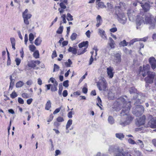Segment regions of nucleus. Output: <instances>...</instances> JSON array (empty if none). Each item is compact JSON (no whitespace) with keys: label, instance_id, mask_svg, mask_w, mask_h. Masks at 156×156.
<instances>
[{"label":"nucleus","instance_id":"f257e3e1","mask_svg":"<svg viewBox=\"0 0 156 156\" xmlns=\"http://www.w3.org/2000/svg\"><path fill=\"white\" fill-rule=\"evenodd\" d=\"M150 66L149 64L143 66V68L140 66L139 68L140 74H142L143 77L147 75V76L145 78V81L146 83H151L153 82L155 74L154 73L149 71Z\"/></svg>","mask_w":156,"mask_h":156},{"label":"nucleus","instance_id":"f03ea898","mask_svg":"<svg viewBox=\"0 0 156 156\" xmlns=\"http://www.w3.org/2000/svg\"><path fill=\"white\" fill-rule=\"evenodd\" d=\"M144 17H142L140 18H138L136 20V28L138 29V27L140 26L142 23H144V24H149L150 25L149 29H154L155 28V24L153 20L154 18L153 16L150 13H148L144 16Z\"/></svg>","mask_w":156,"mask_h":156},{"label":"nucleus","instance_id":"7ed1b4c3","mask_svg":"<svg viewBox=\"0 0 156 156\" xmlns=\"http://www.w3.org/2000/svg\"><path fill=\"white\" fill-rule=\"evenodd\" d=\"M121 99V101L123 103L122 109L120 113L121 116L127 115L129 112L130 108V101H128L127 102L126 101L125 98H118Z\"/></svg>","mask_w":156,"mask_h":156},{"label":"nucleus","instance_id":"20e7f679","mask_svg":"<svg viewBox=\"0 0 156 156\" xmlns=\"http://www.w3.org/2000/svg\"><path fill=\"white\" fill-rule=\"evenodd\" d=\"M119 9V7H115V14L118 17L117 19L118 21L121 23L124 24L126 22V18L124 13L122 11H120L119 10H117L118 9Z\"/></svg>","mask_w":156,"mask_h":156},{"label":"nucleus","instance_id":"39448f33","mask_svg":"<svg viewBox=\"0 0 156 156\" xmlns=\"http://www.w3.org/2000/svg\"><path fill=\"white\" fill-rule=\"evenodd\" d=\"M97 85L100 90L105 91L108 89L107 83L104 78L101 77L97 83Z\"/></svg>","mask_w":156,"mask_h":156},{"label":"nucleus","instance_id":"423d86ee","mask_svg":"<svg viewBox=\"0 0 156 156\" xmlns=\"http://www.w3.org/2000/svg\"><path fill=\"white\" fill-rule=\"evenodd\" d=\"M144 110V107L141 105H137L135 109L133 111V113L136 116H141Z\"/></svg>","mask_w":156,"mask_h":156},{"label":"nucleus","instance_id":"0eeeda50","mask_svg":"<svg viewBox=\"0 0 156 156\" xmlns=\"http://www.w3.org/2000/svg\"><path fill=\"white\" fill-rule=\"evenodd\" d=\"M115 156H132L129 152L124 151L122 147H118L115 154Z\"/></svg>","mask_w":156,"mask_h":156},{"label":"nucleus","instance_id":"6e6552de","mask_svg":"<svg viewBox=\"0 0 156 156\" xmlns=\"http://www.w3.org/2000/svg\"><path fill=\"white\" fill-rule=\"evenodd\" d=\"M147 2L148 1H147V0H143L140 3L141 6L144 12H147L150 8V5Z\"/></svg>","mask_w":156,"mask_h":156},{"label":"nucleus","instance_id":"1a4fd4ad","mask_svg":"<svg viewBox=\"0 0 156 156\" xmlns=\"http://www.w3.org/2000/svg\"><path fill=\"white\" fill-rule=\"evenodd\" d=\"M145 119L146 117L144 115H143L138 119H137V121L136 122V126L139 127L141 125H144Z\"/></svg>","mask_w":156,"mask_h":156},{"label":"nucleus","instance_id":"9d476101","mask_svg":"<svg viewBox=\"0 0 156 156\" xmlns=\"http://www.w3.org/2000/svg\"><path fill=\"white\" fill-rule=\"evenodd\" d=\"M148 126L152 128H156V117L152 118L148 122Z\"/></svg>","mask_w":156,"mask_h":156},{"label":"nucleus","instance_id":"9b49d317","mask_svg":"<svg viewBox=\"0 0 156 156\" xmlns=\"http://www.w3.org/2000/svg\"><path fill=\"white\" fill-rule=\"evenodd\" d=\"M149 62L153 69L156 68V60L154 57L150 58L149 59Z\"/></svg>","mask_w":156,"mask_h":156},{"label":"nucleus","instance_id":"f8f14e48","mask_svg":"<svg viewBox=\"0 0 156 156\" xmlns=\"http://www.w3.org/2000/svg\"><path fill=\"white\" fill-rule=\"evenodd\" d=\"M39 64V61H31L29 62L28 66L29 67L31 68L35 67L37 65Z\"/></svg>","mask_w":156,"mask_h":156},{"label":"nucleus","instance_id":"ddd939ff","mask_svg":"<svg viewBox=\"0 0 156 156\" xmlns=\"http://www.w3.org/2000/svg\"><path fill=\"white\" fill-rule=\"evenodd\" d=\"M119 7V9H118L117 10H119L120 11H122L125 10L127 8V5L125 3L122 2H120L119 3V6L115 7Z\"/></svg>","mask_w":156,"mask_h":156},{"label":"nucleus","instance_id":"4468645a","mask_svg":"<svg viewBox=\"0 0 156 156\" xmlns=\"http://www.w3.org/2000/svg\"><path fill=\"white\" fill-rule=\"evenodd\" d=\"M107 70L108 75L109 77L110 78H112L113 76V68L109 67L107 68Z\"/></svg>","mask_w":156,"mask_h":156},{"label":"nucleus","instance_id":"2eb2a0df","mask_svg":"<svg viewBox=\"0 0 156 156\" xmlns=\"http://www.w3.org/2000/svg\"><path fill=\"white\" fill-rule=\"evenodd\" d=\"M118 147H115V146L114 145L110 146L108 149V151L111 154L114 153V154H115V153H116L117 152V150L118 149Z\"/></svg>","mask_w":156,"mask_h":156},{"label":"nucleus","instance_id":"dca6fc26","mask_svg":"<svg viewBox=\"0 0 156 156\" xmlns=\"http://www.w3.org/2000/svg\"><path fill=\"white\" fill-rule=\"evenodd\" d=\"M147 39V38L145 37L142 38H135L130 41L129 44L130 45L133 44L134 42L136 41H143L145 42Z\"/></svg>","mask_w":156,"mask_h":156},{"label":"nucleus","instance_id":"f3484780","mask_svg":"<svg viewBox=\"0 0 156 156\" xmlns=\"http://www.w3.org/2000/svg\"><path fill=\"white\" fill-rule=\"evenodd\" d=\"M121 61V55L119 53H116L115 55L114 62H115L116 63L118 64L120 63Z\"/></svg>","mask_w":156,"mask_h":156},{"label":"nucleus","instance_id":"a211bd4d","mask_svg":"<svg viewBox=\"0 0 156 156\" xmlns=\"http://www.w3.org/2000/svg\"><path fill=\"white\" fill-rule=\"evenodd\" d=\"M115 42L111 37L109 39V42L108 43V45H109L111 48H114Z\"/></svg>","mask_w":156,"mask_h":156},{"label":"nucleus","instance_id":"6ab92c4d","mask_svg":"<svg viewBox=\"0 0 156 156\" xmlns=\"http://www.w3.org/2000/svg\"><path fill=\"white\" fill-rule=\"evenodd\" d=\"M69 52H71L73 54L76 55L77 53V49L74 48L70 47L68 50Z\"/></svg>","mask_w":156,"mask_h":156},{"label":"nucleus","instance_id":"aec40b11","mask_svg":"<svg viewBox=\"0 0 156 156\" xmlns=\"http://www.w3.org/2000/svg\"><path fill=\"white\" fill-rule=\"evenodd\" d=\"M88 42L87 41H83L82 42L80 43L78 45V46L79 48H81L83 47H85L87 45V46L86 47L87 48L88 47Z\"/></svg>","mask_w":156,"mask_h":156},{"label":"nucleus","instance_id":"412c9836","mask_svg":"<svg viewBox=\"0 0 156 156\" xmlns=\"http://www.w3.org/2000/svg\"><path fill=\"white\" fill-rule=\"evenodd\" d=\"M108 121L109 124L111 125H113L115 123V120L113 117L112 116H109Z\"/></svg>","mask_w":156,"mask_h":156},{"label":"nucleus","instance_id":"4be33fe9","mask_svg":"<svg viewBox=\"0 0 156 156\" xmlns=\"http://www.w3.org/2000/svg\"><path fill=\"white\" fill-rule=\"evenodd\" d=\"M135 96L137 97H146L145 94H143L141 92H139L137 90V91L135 93Z\"/></svg>","mask_w":156,"mask_h":156},{"label":"nucleus","instance_id":"5701e85b","mask_svg":"<svg viewBox=\"0 0 156 156\" xmlns=\"http://www.w3.org/2000/svg\"><path fill=\"white\" fill-rule=\"evenodd\" d=\"M115 136L116 137L120 140H122L123 138H124V135L122 133H116Z\"/></svg>","mask_w":156,"mask_h":156},{"label":"nucleus","instance_id":"b1692460","mask_svg":"<svg viewBox=\"0 0 156 156\" xmlns=\"http://www.w3.org/2000/svg\"><path fill=\"white\" fill-rule=\"evenodd\" d=\"M139 145L140 147L142 148L144 147V144L143 141L140 140H138L136 142V144Z\"/></svg>","mask_w":156,"mask_h":156},{"label":"nucleus","instance_id":"393cba45","mask_svg":"<svg viewBox=\"0 0 156 156\" xmlns=\"http://www.w3.org/2000/svg\"><path fill=\"white\" fill-rule=\"evenodd\" d=\"M51 107V103L50 100L47 101L45 106V109L46 110H48Z\"/></svg>","mask_w":156,"mask_h":156},{"label":"nucleus","instance_id":"a878e982","mask_svg":"<svg viewBox=\"0 0 156 156\" xmlns=\"http://www.w3.org/2000/svg\"><path fill=\"white\" fill-rule=\"evenodd\" d=\"M72 122L73 121L71 119H69L68 120L66 126V130H68V128L70 127L71 125L72 124Z\"/></svg>","mask_w":156,"mask_h":156},{"label":"nucleus","instance_id":"bb28decb","mask_svg":"<svg viewBox=\"0 0 156 156\" xmlns=\"http://www.w3.org/2000/svg\"><path fill=\"white\" fill-rule=\"evenodd\" d=\"M133 119V117L131 115H128L126 118V121L127 122L128 124H129Z\"/></svg>","mask_w":156,"mask_h":156},{"label":"nucleus","instance_id":"cd10ccee","mask_svg":"<svg viewBox=\"0 0 156 156\" xmlns=\"http://www.w3.org/2000/svg\"><path fill=\"white\" fill-rule=\"evenodd\" d=\"M119 124L123 126H125L129 124L126 120L123 121L122 120H120Z\"/></svg>","mask_w":156,"mask_h":156},{"label":"nucleus","instance_id":"c85d7f7f","mask_svg":"<svg viewBox=\"0 0 156 156\" xmlns=\"http://www.w3.org/2000/svg\"><path fill=\"white\" fill-rule=\"evenodd\" d=\"M98 9H99V8H106V6L105 5L104 3L102 2H100L98 3Z\"/></svg>","mask_w":156,"mask_h":156},{"label":"nucleus","instance_id":"c756f323","mask_svg":"<svg viewBox=\"0 0 156 156\" xmlns=\"http://www.w3.org/2000/svg\"><path fill=\"white\" fill-rule=\"evenodd\" d=\"M86 48L80 49L77 52L78 55H80L83 54L86 51Z\"/></svg>","mask_w":156,"mask_h":156},{"label":"nucleus","instance_id":"7c9ffc66","mask_svg":"<svg viewBox=\"0 0 156 156\" xmlns=\"http://www.w3.org/2000/svg\"><path fill=\"white\" fill-rule=\"evenodd\" d=\"M10 84L9 87L12 88L14 85V83L15 80L14 79H12V75L10 76Z\"/></svg>","mask_w":156,"mask_h":156},{"label":"nucleus","instance_id":"2f4dec72","mask_svg":"<svg viewBox=\"0 0 156 156\" xmlns=\"http://www.w3.org/2000/svg\"><path fill=\"white\" fill-rule=\"evenodd\" d=\"M72 62L71 60L69 59H68V62H65V65L67 67H70L71 66V65L72 64Z\"/></svg>","mask_w":156,"mask_h":156},{"label":"nucleus","instance_id":"473e14b6","mask_svg":"<svg viewBox=\"0 0 156 156\" xmlns=\"http://www.w3.org/2000/svg\"><path fill=\"white\" fill-rule=\"evenodd\" d=\"M97 101L96 104L97 105L99 106L101 108V107L99 105H100L101 106H102V105L101 104L102 101L101 99V98H97Z\"/></svg>","mask_w":156,"mask_h":156},{"label":"nucleus","instance_id":"72a5a7b5","mask_svg":"<svg viewBox=\"0 0 156 156\" xmlns=\"http://www.w3.org/2000/svg\"><path fill=\"white\" fill-rule=\"evenodd\" d=\"M24 84V83L22 81H19L17 82L16 84V87L17 88L22 87Z\"/></svg>","mask_w":156,"mask_h":156},{"label":"nucleus","instance_id":"f704fd0d","mask_svg":"<svg viewBox=\"0 0 156 156\" xmlns=\"http://www.w3.org/2000/svg\"><path fill=\"white\" fill-rule=\"evenodd\" d=\"M134 152L135 153L134 155L135 156H143L141 153L139 151L136 150H134Z\"/></svg>","mask_w":156,"mask_h":156},{"label":"nucleus","instance_id":"c9c22d12","mask_svg":"<svg viewBox=\"0 0 156 156\" xmlns=\"http://www.w3.org/2000/svg\"><path fill=\"white\" fill-rule=\"evenodd\" d=\"M33 55L35 58H39V52L38 51H35Z\"/></svg>","mask_w":156,"mask_h":156},{"label":"nucleus","instance_id":"e433bc0d","mask_svg":"<svg viewBox=\"0 0 156 156\" xmlns=\"http://www.w3.org/2000/svg\"><path fill=\"white\" fill-rule=\"evenodd\" d=\"M67 20L68 21H72L73 20V17L69 13H68L67 15Z\"/></svg>","mask_w":156,"mask_h":156},{"label":"nucleus","instance_id":"4c0bfd02","mask_svg":"<svg viewBox=\"0 0 156 156\" xmlns=\"http://www.w3.org/2000/svg\"><path fill=\"white\" fill-rule=\"evenodd\" d=\"M63 27L62 26H60L57 31V33L59 34H61L63 31Z\"/></svg>","mask_w":156,"mask_h":156},{"label":"nucleus","instance_id":"58836bf2","mask_svg":"<svg viewBox=\"0 0 156 156\" xmlns=\"http://www.w3.org/2000/svg\"><path fill=\"white\" fill-rule=\"evenodd\" d=\"M22 16L23 18L27 19H30L31 16V15L30 14H22Z\"/></svg>","mask_w":156,"mask_h":156},{"label":"nucleus","instance_id":"ea45409f","mask_svg":"<svg viewBox=\"0 0 156 156\" xmlns=\"http://www.w3.org/2000/svg\"><path fill=\"white\" fill-rule=\"evenodd\" d=\"M77 35L76 33H73L70 36V39L72 41H74L76 38Z\"/></svg>","mask_w":156,"mask_h":156},{"label":"nucleus","instance_id":"a19ab883","mask_svg":"<svg viewBox=\"0 0 156 156\" xmlns=\"http://www.w3.org/2000/svg\"><path fill=\"white\" fill-rule=\"evenodd\" d=\"M137 90L134 87H131L129 90V92L130 94L134 93L135 94Z\"/></svg>","mask_w":156,"mask_h":156},{"label":"nucleus","instance_id":"79ce46f5","mask_svg":"<svg viewBox=\"0 0 156 156\" xmlns=\"http://www.w3.org/2000/svg\"><path fill=\"white\" fill-rule=\"evenodd\" d=\"M34 39V36L32 33H30L29 35V40L31 43H32V41Z\"/></svg>","mask_w":156,"mask_h":156},{"label":"nucleus","instance_id":"37998d69","mask_svg":"<svg viewBox=\"0 0 156 156\" xmlns=\"http://www.w3.org/2000/svg\"><path fill=\"white\" fill-rule=\"evenodd\" d=\"M59 69V66L57 64H55L54 65L53 72L58 71Z\"/></svg>","mask_w":156,"mask_h":156},{"label":"nucleus","instance_id":"c03bdc74","mask_svg":"<svg viewBox=\"0 0 156 156\" xmlns=\"http://www.w3.org/2000/svg\"><path fill=\"white\" fill-rule=\"evenodd\" d=\"M128 43L126 42L125 40H123L119 44L122 46H126L128 44Z\"/></svg>","mask_w":156,"mask_h":156},{"label":"nucleus","instance_id":"a18cd8bd","mask_svg":"<svg viewBox=\"0 0 156 156\" xmlns=\"http://www.w3.org/2000/svg\"><path fill=\"white\" fill-rule=\"evenodd\" d=\"M30 50L31 51H34L36 49V47L34 45H30L29 46Z\"/></svg>","mask_w":156,"mask_h":156},{"label":"nucleus","instance_id":"49530a36","mask_svg":"<svg viewBox=\"0 0 156 156\" xmlns=\"http://www.w3.org/2000/svg\"><path fill=\"white\" fill-rule=\"evenodd\" d=\"M56 120L58 122H62L64 121V119L62 117L59 116L57 118Z\"/></svg>","mask_w":156,"mask_h":156},{"label":"nucleus","instance_id":"de8ad7c7","mask_svg":"<svg viewBox=\"0 0 156 156\" xmlns=\"http://www.w3.org/2000/svg\"><path fill=\"white\" fill-rule=\"evenodd\" d=\"M61 17L62 19V20L63 21V23H66V22H67V21H66V14H62V15Z\"/></svg>","mask_w":156,"mask_h":156},{"label":"nucleus","instance_id":"09e8293b","mask_svg":"<svg viewBox=\"0 0 156 156\" xmlns=\"http://www.w3.org/2000/svg\"><path fill=\"white\" fill-rule=\"evenodd\" d=\"M68 83H69L68 80H66L65 81H64L63 82V86H64L65 87H68L69 86Z\"/></svg>","mask_w":156,"mask_h":156},{"label":"nucleus","instance_id":"8fccbe9b","mask_svg":"<svg viewBox=\"0 0 156 156\" xmlns=\"http://www.w3.org/2000/svg\"><path fill=\"white\" fill-rule=\"evenodd\" d=\"M59 91L58 92V94L60 95L61 94L62 92V86L61 84V83L59 84Z\"/></svg>","mask_w":156,"mask_h":156},{"label":"nucleus","instance_id":"3c124183","mask_svg":"<svg viewBox=\"0 0 156 156\" xmlns=\"http://www.w3.org/2000/svg\"><path fill=\"white\" fill-rule=\"evenodd\" d=\"M59 5L62 9H64L66 7V5L63 2H61L59 4Z\"/></svg>","mask_w":156,"mask_h":156},{"label":"nucleus","instance_id":"603ef678","mask_svg":"<svg viewBox=\"0 0 156 156\" xmlns=\"http://www.w3.org/2000/svg\"><path fill=\"white\" fill-rule=\"evenodd\" d=\"M15 61L16 62V65L19 66L21 62V60L18 58H16Z\"/></svg>","mask_w":156,"mask_h":156},{"label":"nucleus","instance_id":"864d4df0","mask_svg":"<svg viewBox=\"0 0 156 156\" xmlns=\"http://www.w3.org/2000/svg\"><path fill=\"white\" fill-rule=\"evenodd\" d=\"M128 141L129 143L131 144H136V142H135L131 138L128 139Z\"/></svg>","mask_w":156,"mask_h":156},{"label":"nucleus","instance_id":"5fc2aeb1","mask_svg":"<svg viewBox=\"0 0 156 156\" xmlns=\"http://www.w3.org/2000/svg\"><path fill=\"white\" fill-rule=\"evenodd\" d=\"M11 98H15L17 96V94L15 91H13L10 94Z\"/></svg>","mask_w":156,"mask_h":156},{"label":"nucleus","instance_id":"6e6d98bb","mask_svg":"<svg viewBox=\"0 0 156 156\" xmlns=\"http://www.w3.org/2000/svg\"><path fill=\"white\" fill-rule=\"evenodd\" d=\"M57 56V55L56 54V52L55 50H54L53 51L52 55L51 58H53L55 57H56Z\"/></svg>","mask_w":156,"mask_h":156},{"label":"nucleus","instance_id":"4d7b16f0","mask_svg":"<svg viewBox=\"0 0 156 156\" xmlns=\"http://www.w3.org/2000/svg\"><path fill=\"white\" fill-rule=\"evenodd\" d=\"M107 7H108V10H110L113 8V5L110 3H107Z\"/></svg>","mask_w":156,"mask_h":156},{"label":"nucleus","instance_id":"13d9d810","mask_svg":"<svg viewBox=\"0 0 156 156\" xmlns=\"http://www.w3.org/2000/svg\"><path fill=\"white\" fill-rule=\"evenodd\" d=\"M97 22H102V20L100 16L98 15L96 18Z\"/></svg>","mask_w":156,"mask_h":156},{"label":"nucleus","instance_id":"bf43d9fd","mask_svg":"<svg viewBox=\"0 0 156 156\" xmlns=\"http://www.w3.org/2000/svg\"><path fill=\"white\" fill-rule=\"evenodd\" d=\"M60 124L58 123V122H55L54 123V126L56 128H58V127L60 125Z\"/></svg>","mask_w":156,"mask_h":156},{"label":"nucleus","instance_id":"052dcab7","mask_svg":"<svg viewBox=\"0 0 156 156\" xmlns=\"http://www.w3.org/2000/svg\"><path fill=\"white\" fill-rule=\"evenodd\" d=\"M60 110H61L60 108H58L56 109H55V110L53 112V114L55 115V114L58 113V112H60Z\"/></svg>","mask_w":156,"mask_h":156},{"label":"nucleus","instance_id":"680f3d73","mask_svg":"<svg viewBox=\"0 0 156 156\" xmlns=\"http://www.w3.org/2000/svg\"><path fill=\"white\" fill-rule=\"evenodd\" d=\"M51 90L52 91H57V88L56 87H54L53 86V85H52V86H51Z\"/></svg>","mask_w":156,"mask_h":156},{"label":"nucleus","instance_id":"e2e57ef3","mask_svg":"<svg viewBox=\"0 0 156 156\" xmlns=\"http://www.w3.org/2000/svg\"><path fill=\"white\" fill-rule=\"evenodd\" d=\"M10 41L12 44H15V40L14 38H11Z\"/></svg>","mask_w":156,"mask_h":156},{"label":"nucleus","instance_id":"0e129e2a","mask_svg":"<svg viewBox=\"0 0 156 156\" xmlns=\"http://www.w3.org/2000/svg\"><path fill=\"white\" fill-rule=\"evenodd\" d=\"M94 61V59L93 58V56L91 55L89 61V65H91Z\"/></svg>","mask_w":156,"mask_h":156},{"label":"nucleus","instance_id":"69168bd1","mask_svg":"<svg viewBox=\"0 0 156 156\" xmlns=\"http://www.w3.org/2000/svg\"><path fill=\"white\" fill-rule=\"evenodd\" d=\"M68 94L67 91L66 90L63 91L62 93V95L64 97H66Z\"/></svg>","mask_w":156,"mask_h":156},{"label":"nucleus","instance_id":"338daca9","mask_svg":"<svg viewBox=\"0 0 156 156\" xmlns=\"http://www.w3.org/2000/svg\"><path fill=\"white\" fill-rule=\"evenodd\" d=\"M8 59L7 62V66H9L11 64V60L10 57H7Z\"/></svg>","mask_w":156,"mask_h":156},{"label":"nucleus","instance_id":"774afa93","mask_svg":"<svg viewBox=\"0 0 156 156\" xmlns=\"http://www.w3.org/2000/svg\"><path fill=\"white\" fill-rule=\"evenodd\" d=\"M110 30L111 32L114 33L117 31V29L116 27H114L111 29Z\"/></svg>","mask_w":156,"mask_h":156}]
</instances>
